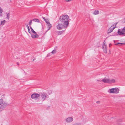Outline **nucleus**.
I'll return each instance as SVG.
<instances>
[{
    "label": "nucleus",
    "mask_w": 125,
    "mask_h": 125,
    "mask_svg": "<svg viewBox=\"0 0 125 125\" xmlns=\"http://www.w3.org/2000/svg\"><path fill=\"white\" fill-rule=\"evenodd\" d=\"M69 16L67 15H64L61 16L59 18L60 21L69 26Z\"/></svg>",
    "instance_id": "obj_1"
},
{
    "label": "nucleus",
    "mask_w": 125,
    "mask_h": 125,
    "mask_svg": "<svg viewBox=\"0 0 125 125\" xmlns=\"http://www.w3.org/2000/svg\"><path fill=\"white\" fill-rule=\"evenodd\" d=\"M68 26V25L61 22L57 24L56 26V27L58 30L65 29L64 30H66Z\"/></svg>",
    "instance_id": "obj_2"
},
{
    "label": "nucleus",
    "mask_w": 125,
    "mask_h": 125,
    "mask_svg": "<svg viewBox=\"0 0 125 125\" xmlns=\"http://www.w3.org/2000/svg\"><path fill=\"white\" fill-rule=\"evenodd\" d=\"M102 81L104 83H108L109 84H112L115 83L116 81L115 79H109L105 78L103 79Z\"/></svg>",
    "instance_id": "obj_3"
},
{
    "label": "nucleus",
    "mask_w": 125,
    "mask_h": 125,
    "mask_svg": "<svg viewBox=\"0 0 125 125\" xmlns=\"http://www.w3.org/2000/svg\"><path fill=\"white\" fill-rule=\"evenodd\" d=\"M40 95L42 101H44L46 98L49 97L47 94L44 92L40 93Z\"/></svg>",
    "instance_id": "obj_4"
},
{
    "label": "nucleus",
    "mask_w": 125,
    "mask_h": 125,
    "mask_svg": "<svg viewBox=\"0 0 125 125\" xmlns=\"http://www.w3.org/2000/svg\"><path fill=\"white\" fill-rule=\"evenodd\" d=\"M119 89L117 88H112L109 89L108 92L110 93L117 94L119 93Z\"/></svg>",
    "instance_id": "obj_5"
},
{
    "label": "nucleus",
    "mask_w": 125,
    "mask_h": 125,
    "mask_svg": "<svg viewBox=\"0 0 125 125\" xmlns=\"http://www.w3.org/2000/svg\"><path fill=\"white\" fill-rule=\"evenodd\" d=\"M40 97V94L36 93H34L31 95V98L33 99H37Z\"/></svg>",
    "instance_id": "obj_6"
},
{
    "label": "nucleus",
    "mask_w": 125,
    "mask_h": 125,
    "mask_svg": "<svg viewBox=\"0 0 125 125\" xmlns=\"http://www.w3.org/2000/svg\"><path fill=\"white\" fill-rule=\"evenodd\" d=\"M102 48L104 52L106 53H107V46L106 45L105 42H104L103 43Z\"/></svg>",
    "instance_id": "obj_7"
},
{
    "label": "nucleus",
    "mask_w": 125,
    "mask_h": 125,
    "mask_svg": "<svg viewBox=\"0 0 125 125\" xmlns=\"http://www.w3.org/2000/svg\"><path fill=\"white\" fill-rule=\"evenodd\" d=\"M73 120V117H68L65 119V122L66 123H70Z\"/></svg>",
    "instance_id": "obj_8"
},
{
    "label": "nucleus",
    "mask_w": 125,
    "mask_h": 125,
    "mask_svg": "<svg viewBox=\"0 0 125 125\" xmlns=\"http://www.w3.org/2000/svg\"><path fill=\"white\" fill-rule=\"evenodd\" d=\"M118 33L119 35H124L125 33L123 32L122 31V30L120 29H119L118 31Z\"/></svg>",
    "instance_id": "obj_9"
},
{
    "label": "nucleus",
    "mask_w": 125,
    "mask_h": 125,
    "mask_svg": "<svg viewBox=\"0 0 125 125\" xmlns=\"http://www.w3.org/2000/svg\"><path fill=\"white\" fill-rule=\"evenodd\" d=\"M35 34V35H31V37L33 38H38L39 37L38 35L36 34Z\"/></svg>",
    "instance_id": "obj_10"
},
{
    "label": "nucleus",
    "mask_w": 125,
    "mask_h": 125,
    "mask_svg": "<svg viewBox=\"0 0 125 125\" xmlns=\"http://www.w3.org/2000/svg\"><path fill=\"white\" fill-rule=\"evenodd\" d=\"M9 104L6 103H4L3 105L1 106V108H4Z\"/></svg>",
    "instance_id": "obj_11"
},
{
    "label": "nucleus",
    "mask_w": 125,
    "mask_h": 125,
    "mask_svg": "<svg viewBox=\"0 0 125 125\" xmlns=\"http://www.w3.org/2000/svg\"><path fill=\"white\" fill-rule=\"evenodd\" d=\"M47 27L48 28V29L47 30H48L50 29L52 27V25L50 24V23L47 24Z\"/></svg>",
    "instance_id": "obj_12"
},
{
    "label": "nucleus",
    "mask_w": 125,
    "mask_h": 125,
    "mask_svg": "<svg viewBox=\"0 0 125 125\" xmlns=\"http://www.w3.org/2000/svg\"><path fill=\"white\" fill-rule=\"evenodd\" d=\"M66 30H63L61 31H59L58 32V35H61Z\"/></svg>",
    "instance_id": "obj_13"
},
{
    "label": "nucleus",
    "mask_w": 125,
    "mask_h": 125,
    "mask_svg": "<svg viewBox=\"0 0 125 125\" xmlns=\"http://www.w3.org/2000/svg\"><path fill=\"white\" fill-rule=\"evenodd\" d=\"M30 28L31 29V31L32 33L34 34H36V33L33 30L31 26H30Z\"/></svg>",
    "instance_id": "obj_14"
},
{
    "label": "nucleus",
    "mask_w": 125,
    "mask_h": 125,
    "mask_svg": "<svg viewBox=\"0 0 125 125\" xmlns=\"http://www.w3.org/2000/svg\"><path fill=\"white\" fill-rule=\"evenodd\" d=\"M6 22V21L5 20L2 21L1 22L0 25H3L5 24Z\"/></svg>",
    "instance_id": "obj_15"
},
{
    "label": "nucleus",
    "mask_w": 125,
    "mask_h": 125,
    "mask_svg": "<svg viewBox=\"0 0 125 125\" xmlns=\"http://www.w3.org/2000/svg\"><path fill=\"white\" fill-rule=\"evenodd\" d=\"M3 12V10L1 8L0 6V15L1 17L2 16V14H1Z\"/></svg>",
    "instance_id": "obj_16"
},
{
    "label": "nucleus",
    "mask_w": 125,
    "mask_h": 125,
    "mask_svg": "<svg viewBox=\"0 0 125 125\" xmlns=\"http://www.w3.org/2000/svg\"><path fill=\"white\" fill-rule=\"evenodd\" d=\"M99 11L98 10H95L93 12V14L95 15L98 14H99Z\"/></svg>",
    "instance_id": "obj_17"
},
{
    "label": "nucleus",
    "mask_w": 125,
    "mask_h": 125,
    "mask_svg": "<svg viewBox=\"0 0 125 125\" xmlns=\"http://www.w3.org/2000/svg\"><path fill=\"white\" fill-rule=\"evenodd\" d=\"M47 91V93L49 95H50L52 92V91L51 90H48Z\"/></svg>",
    "instance_id": "obj_18"
},
{
    "label": "nucleus",
    "mask_w": 125,
    "mask_h": 125,
    "mask_svg": "<svg viewBox=\"0 0 125 125\" xmlns=\"http://www.w3.org/2000/svg\"><path fill=\"white\" fill-rule=\"evenodd\" d=\"M33 21L37 22H39V20L37 19H34L33 20Z\"/></svg>",
    "instance_id": "obj_19"
},
{
    "label": "nucleus",
    "mask_w": 125,
    "mask_h": 125,
    "mask_svg": "<svg viewBox=\"0 0 125 125\" xmlns=\"http://www.w3.org/2000/svg\"><path fill=\"white\" fill-rule=\"evenodd\" d=\"M125 43H117L115 44V45H119V46H121L123 45H125Z\"/></svg>",
    "instance_id": "obj_20"
},
{
    "label": "nucleus",
    "mask_w": 125,
    "mask_h": 125,
    "mask_svg": "<svg viewBox=\"0 0 125 125\" xmlns=\"http://www.w3.org/2000/svg\"><path fill=\"white\" fill-rule=\"evenodd\" d=\"M10 14L9 13H7V17L6 18L8 19H9L10 18Z\"/></svg>",
    "instance_id": "obj_21"
},
{
    "label": "nucleus",
    "mask_w": 125,
    "mask_h": 125,
    "mask_svg": "<svg viewBox=\"0 0 125 125\" xmlns=\"http://www.w3.org/2000/svg\"><path fill=\"white\" fill-rule=\"evenodd\" d=\"M56 50H54L51 52V53L52 54H54L56 53Z\"/></svg>",
    "instance_id": "obj_22"
},
{
    "label": "nucleus",
    "mask_w": 125,
    "mask_h": 125,
    "mask_svg": "<svg viewBox=\"0 0 125 125\" xmlns=\"http://www.w3.org/2000/svg\"><path fill=\"white\" fill-rule=\"evenodd\" d=\"M113 31L112 30H111V29H110V28L108 29V33H110L111 32Z\"/></svg>",
    "instance_id": "obj_23"
},
{
    "label": "nucleus",
    "mask_w": 125,
    "mask_h": 125,
    "mask_svg": "<svg viewBox=\"0 0 125 125\" xmlns=\"http://www.w3.org/2000/svg\"><path fill=\"white\" fill-rule=\"evenodd\" d=\"M32 21L31 20H30V22L29 23V26H31L32 23Z\"/></svg>",
    "instance_id": "obj_24"
},
{
    "label": "nucleus",
    "mask_w": 125,
    "mask_h": 125,
    "mask_svg": "<svg viewBox=\"0 0 125 125\" xmlns=\"http://www.w3.org/2000/svg\"><path fill=\"white\" fill-rule=\"evenodd\" d=\"M113 27V25H112L110 28V29H111L112 31H113V30L116 27Z\"/></svg>",
    "instance_id": "obj_25"
},
{
    "label": "nucleus",
    "mask_w": 125,
    "mask_h": 125,
    "mask_svg": "<svg viewBox=\"0 0 125 125\" xmlns=\"http://www.w3.org/2000/svg\"><path fill=\"white\" fill-rule=\"evenodd\" d=\"M3 103V100L2 99H0V105L2 104Z\"/></svg>",
    "instance_id": "obj_26"
},
{
    "label": "nucleus",
    "mask_w": 125,
    "mask_h": 125,
    "mask_svg": "<svg viewBox=\"0 0 125 125\" xmlns=\"http://www.w3.org/2000/svg\"><path fill=\"white\" fill-rule=\"evenodd\" d=\"M45 21L46 23L47 24L50 23L49 21L47 19H46V20Z\"/></svg>",
    "instance_id": "obj_27"
},
{
    "label": "nucleus",
    "mask_w": 125,
    "mask_h": 125,
    "mask_svg": "<svg viewBox=\"0 0 125 125\" xmlns=\"http://www.w3.org/2000/svg\"><path fill=\"white\" fill-rule=\"evenodd\" d=\"M122 30V31H123V32L125 33V27Z\"/></svg>",
    "instance_id": "obj_28"
},
{
    "label": "nucleus",
    "mask_w": 125,
    "mask_h": 125,
    "mask_svg": "<svg viewBox=\"0 0 125 125\" xmlns=\"http://www.w3.org/2000/svg\"><path fill=\"white\" fill-rule=\"evenodd\" d=\"M102 81V80L101 79H99V80L98 79L97 80V82H98V81H99L100 82H101Z\"/></svg>",
    "instance_id": "obj_29"
},
{
    "label": "nucleus",
    "mask_w": 125,
    "mask_h": 125,
    "mask_svg": "<svg viewBox=\"0 0 125 125\" xmlns=\"http://www.w3.org/2000/svg\"><path fill=\"white\" fill-rule=\"evenodd\" d=\"M28 32L29 33H30V34H31V31H30V28H29V29H28Z\"/></svg>",
    "instance_id": "obj_30"
},
{
    "label": "nucleus",
    "mask_w": 125,
    "mask_h": 125,
    "mask_svg": "<svg viewBox=\"0 0 125 125\" xmlns=\"http://www.w3.org/2000/svg\"><path fill=\"white\" fill-rule=\"evenodd\" d=\"M26 26L27 27V29H29V28L28 25H26Z\"/></svg>",
    "instance_id": "obj_31"
},
{
    "label": "nucleus",
    "mask_w": 125,
    "mask_h": 125,
    "mask_svg": "<svg viewBox=\"0 0 125 125\" xmlns=\"http://www.w3.org/2000/svg\"><path fill=\"white\" fill-rule=\"evenodd\" d=\"M117 23H118L117 22V23H115L114 24V25H113V26H114V25H115L116 26V25L117 24Z\"/></svg>",
    "instance_id": "obj_32"
},
{
    "label": "nucleus",
    "mask_w": 125,
    "mask_h": 125,
    "mask_svg": "<svg viewBox=\"0 0 125 125\" xmlns=\"http://www.w3.org/2000/svg\"><path fill=\"white\" fill-rule=\"evenodd\" d=\"M71 0H66L65 1L67 2H69L71 1Z\"/></svg>",
    "instance_id": "obj_33"
},
{
    "label": "nucleus",
    "mask_w": 125,
    "mask_h": 125,
    "mask_svg": "<svg viewBox=\"0 0 125 125\" xmlns=\"http://www.w3.org/2000/svg\"><path fill=\"white\" fill-rule=\"evenodd\" d=\"M42 18L45 21L47 19H45V17H42Z\"/></svg>",
    "instance_id": "obj_34"
},
{
    "label": "nucleus",
    "mask_w": 125,
    "mask_h": 125,
    "mask_svg": "<svg viewBox=\"0 0 125 125\" xmlns=\"http://www.w3.org/2000/svg\"><path fill=\"white\" fill-rule=\"evenodd\" d=\"M100 102L99 101H97L96 103H100Z\"/></svg>",
    "instance_id": "obj_35"
},
{
    "label": "nucleus",
    "mask_w": 125,
    "mask_h": 125,
    "mask_svg": "<svg viewBox=\"0 0 125 125\" xmlns=\"http://www.w3.org/2000/svg\"><path fill=\"white\" fill-rule=\"evenodd\" d=\"M122 121V120L121 119H120L119 120V121Z\"/></svg>",
    "instance_id": "obj_36"
},
{
    "label": "nucleus",
    "mask_w": 125,
    "mask_h": 125,
    "mask_svg": "<svg viewBox=\"0 0 125 125\" xmlns=\"http://www.w3.org/2000/svg\"><path fill=\"white\" fill-rule=\"evenodd\" d=\"M111 45V44H109V46H110V45Z\"/></svg>",
    "instance_id": "obj_37"
}]
</instances>
